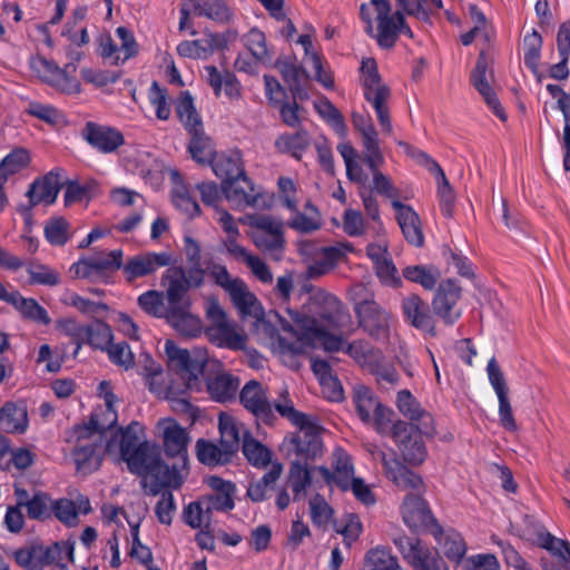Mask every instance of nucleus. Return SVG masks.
Instances as JSON below:
<instances>
[{
    "label": "nucleus",
    "mask_w": 570,
    "mask_h": 570,
    "mask_svg": "<svg viewBox=\"0 0 570 570\" xmlns=\"http://www.w3.org/2000/svg\"><path fill=\"white\" fill-rule=\"evenodd\" d=\"M375 109L379 124L383 131L391 135L393 127L390 118V110L386 106V101L390 98V90H383L375 92L372 96L364 97Z\"/></svg>",
    "instance_id": "61"
},
{
    "label": "nucleus",
    "mask_w": 570,
    "mask_h": 570,
    "mask_svg": "<svg viewBox=\"0 0 570 570\" xmlns=\"http://www.w3.org/2000/svg\"><path fill=\"white\" fill-rule=\"evenodd\" d=\"M311 367L315 375L320 379L321 384L325 385L326 383H332L334 385V389L328 397L332 401H341L343 399V389L338 381L332 376L330 364L324 360L312 357Z\"/></svg>",
    "instance_id": "62"
},
{
    "label": "nucleus",
    "mask_w": 570,
    "mask_h": 570,
    "mask_svg": "<svg viewBox=\"0 0 570 570\" xmlns=\"http://www.w3.org/2000/svg\"><path fill=\"white\" fill-rule=\"evenodd\" d=\"M14 495L30 520L43 522L52 518V498L47 492L35 491L30 495L28 490L14 484Z\"/></svg>",
    "instance_id": "22"
},
{
    "label": "nucleus",
    "mask_w": 570,
    "mask_h": 570,
    "mask_svg": "<svg viewBox=\"0 0 570 570\" xmlns=\"http://www.w3.org/2000/svg\"><path fill=\"white\" fill-rule=\"evenodd\" d=\"M116 401V396L114 393H107L105 395V409L100 412H95L91 414L90 420L82 425H90L92 420H95L96 424L91 429V434L100 435L101 441H104V433L117 423V412L114 409V402Z\"/></svg>",
    "instance_id": "41"
},
{
    "label": "nucleus",
    "mask_w": 570,
    "mask_h": 570,
    "mask_svg": "<svg viewBox=\"0 0 570 570\" xmlns=\"http://www.w3.org/2000/svg\"><path fill=\"white\" fill-rule=\"evenodd\" d=\"M376 458L382 462L387 479L397 488L411 490L414 492L413 494H422L425 491L421 475L409 470L397 459L387 458L383 451H379Z\"/></svg>",
    "instance_id": "19"
},
{
    "label": "nucleus",
    "mask_w": 570,
    "mask_h": 570,
    "mask_svg": "<svg viewBox=\"0 0 570 570\" xmlns=\"http://www.w3.org/2000/svg\"><path fill=\"white\" fill-rule=\"evenodd\" d=\"M275 66L281 72L283 80L287 85L293 99H308L309 95L305 88V83L308 81L309 77L304 68L291 61L281 59L276 61Z\"/></svg>",
    "instance_id": "28"
},
{
    "label": "nucleus",
    "mask_w": 570,
    "mask_h": 570,
    "mask_svg": "<svg viewBox=\"0 0 570 570\" xmlns=\"http://www.w3.org/2000/svg\"><path fill=\"white\" fill-rule=\"evenodd\" d=\"M81 137L101 154H112L125 144V137L120 130L94 121L86 122L81 129Z\"/></svg>",
    "instance_id": "18"
},
{
    "label": "nucleus",
    "mask_w": 570,
    "mask_h": 570,
    "mask_svg": "<svg viewBox=\"0 0 570 570\" xmlns=\"http://www.w3.org/2000/svg\"><path fill=\"white\" fill-rule=\"evenodd\" d=\"M313 470H316L313 465L291 461L287 482L293 491L294 500L298 501L305 498L306 490L312 484Z\"/></svg>",
    "instance_id": "38"
},
{
    "label": "nucleus",
    "mask_w": 570,
    "mask_h": 570,
    "mask_svg": "<svg viewBox=\"0 0 570 570\" xmlns=\"http://www.w3.org/2000/svg\"><path fill=\"white\" fill-rule=\"evenodd\" d=\"M489 78H491V73H488V59L484 51H481L471 72V83L483 97L493 114L504 121L507 119L505 111L493 91Z\"/></svg>",
    "instance_id": "21"
},
{
    "label": "nucleus",
    "mask_w": 570,
    "mask_h": 570,
    "mask_svg": "<svg viewBox=\"0 0 570 570\" xmlns=\"http://www.w3.org/2000/svg\"><path fill=\"white\" fill-rule=\"evenodd\" d=\"M283 395L289 399L288 392L284 391L279 397L272 403L266 389L259 382L252 380L240 390L239 401L258 423L273 425L277 420L274 413V410L276 411L275 403L283 400Z\"/></svg>",
    "instance_id": "9"
},
{
    "label": "nucleus",
    "mask_w": 570,
    "mask_h": 570,
    "mask_svg": "<svg viewBox=\"0 0 570 570\" xmlns=\"http://www.w3.org/2000/svg\"><path fill=\"white\" fill-rule=\"evenodd\" d=\"M275 409L282 417L287 419L299 430L293 434L287 444V456L291 461L313 465L323 456L324 445L315 424L308 415L295 410L293 401L283 395V400L275 403Z\"/></svg>",
    "instance_id": "1"
},
{
    "label": "nucleus",
    "mask_w": 570,
    "mask_h": 570,
    "mask_svg": "<svg viewBox=\"0 0 570 570\" xmlns=\"http://www.w3.org/2000/svg\"><path fill=\"white\" fill-rule=\"evenodd\" d=\"M96 422L92 420L90 425H77L68 432V442H75L72 458L78 471L91 473L96 471L102 461L105 452H111L115 440L111 439L104 444L100 435L91 434V429Z\"/></svg>",
    "instance_id": "4"
},
{
    "label": "nucleus",
    "mask_w": 570,
    "mask_h": 570,
    "mask_svg": "<svg viewBox=\"0 0 570 570\" xmlns=\"http://www.w3.org/2000/svg\"><path fill=\"white\" fill-rule=\"evenodd\" d=\"M9 304L31 321L43 325H48L51 321L48 312L35 298H26L18 291L11 292Z\"/></svg>",
    "instance_id": "44"
},
{
    "label": "nucleus",
    "mask_w": 570,
    "mask_h": 570,
    "mask_svg": "<svg viewBox=\"0 0 570 570\" xmlns=\"http://www.w3.org/2000/svg\"><path fill=\"white\" fill-rule=\"evenodd\" d=\"M542 37L537 30H532L523 39L524 65L541 81L542 75L539 71V62L541 58Z\"/></svg>",
    "instance_id": "49"
},
{
    "label": "nucleus",
    "mask_w": 570,
    "mask_h": 570,
    "mask_svg": "<svg viewBox=\"0 0 570 570\" xmlns=\"http://www.w3.org/2000/svg\"><path fill=\"white\" fill-rule=\"evenodd\" d=\"M242 451L247 461L258 469L266 468L272 462V451L248 431H244Z\"/></svg>",
    "instance_id": "42"
},
{
    "label": "nucleus",
    "mask_w": 570,
    "mask_h": 570,
    "mask_svg": "<svg viewBox=\"0 0 570 570\" xmlns=\"http://www.w3.org/2000/svg\"><path fill=\"white\" fill-rule=\"evenodd\" d=\"M365 560L374 570H403L397 558L384 548L371 549L366 553Z\"/></svg>",
    "instance_id": "63"
},
{
    "label": "nucleus",
    "mask_w": 570,
    "mask_h": 570,
    "mask_svg": "<svg viewBox=\"0 0 570 570\" xmlns=\"http://www.w3.org/2000/svg\"><path fill=\"white\" fill-rule=\"evenodd\" d=\"M391 204L406 242L415 247H422L424 235L419 214L410 205H405L399 199H394Z\"/></svg>",
    "instance_id": "25"
},
{
    "label": "nucleus",
    "mask_w": 570,
    "mask_h": 570,
    "mask_svg": "<svg viewBox=\"0 0 570 570\" xmlns=\"http://www.w3.org/2000/svg\"><path fill=\"white\" fill-rule=\"evenodd\" d=\"M238 385V379L227 373L217 374L206 382L207 391L212 399L222 403L235 397Z\"/></svg>",
    "instance_id": "39"
},
{
    "label": "nucleus",
    "mask_w": 570,
    "mask_h": 570,
    "mask_svg": "<svg viewBox=\"0 0 570 570\" xmlns=\"http://www.w3.org/2000/svg\"><path fill=\"white\" fill-rule=\"evenodd\" d=\"M45 237L52 246H63L70 238V225L63 217H52L45 226Z\"/></svg>",
    "instance_id": "57"
},
{
    "label": "nucleus",
    "mask_w": 570,
    "mask_h": 570,
    "mask_svg": "<svg viewBox=\"0 0 570 570\" xmlns=\"http://www.w3.org/2000/svg\"><path fill=\"white\" fill-rule=\"evenodd\" d=\"M432 534L442 548L444 556L449 560L460 563L466 552V544L462 535L452 529L443 531L439 524H435V529H432Z\"/></svg>",
    "instance_id": "32"
},
{
    "label": "nucleus",
    "mask_w": 570,
    "mask_h": 570,
    "mask_svg": "<svg viewBox=\"0 0 570 570\" xmlns=\"http://www.w3.org/2000/svg\"><path fill=\"white\" fill-rule=\"evenodd\" d=\"M164 293L155 289L147 291L139 295L138 305L139 307L148 313L149 315L156 317H168L169 314V305L165 306L164 304Z\"/></svg>",
    "instance_id": "59"
},
{
    "label": "nucleus",
    "mask_w": 570,
    "mask_h": 570,
    "mask_svg": "<svg viewBox=\"0 0 570 570\" xmlns=\"http://www.w3.org/2000/svg\"><path fill=\"white\" fill-rule=\"evenodd\" d=\"M401 311L407 324L422 332L424 336L436 337L435 318L430 309V305L417 294H410L403 297Z\"/></svg>",
    "instance_id": "13"
},
{
    "label": "nucleus",
    "mask_w": 570,
    "mask_h": 570,
    "mask_svg": "<svg viewBox=\"0 0 570 570\" xmlns=\"http://www.w3.org/2000/svg\"><path fill=\"white\" fill-rule=\"evenodd\" d=\"M391 11L392 8L376 11L377 31H374L373 38L383 49L393 48L399 38L396 11L394 13H391Z\"/></svg>",
    "instance_id": "33"
},
{
    "label": "nucleus",
    "mask_w": 570,
    "mask_h": 570,
    "mask_svg": "<svg viewBox=\"0 0 570 570\" xmlns=\"http://www.w3.org/2000/svg\"><path fill=\"white\" fill-rule=\"evenodd\" d=\"M403 277L420 284L424 289H433L440 278V272L432 265L407 266L402 272Z\"/></svg>",
    "instance_id": "52"
},
{
    "label": "nucleus",
    "mask_w": 570,
    "mask_h": 570,
    "mask_svg": "<svg viewBox=\"0 0 570 570\" xmlns=\"http://www.w3.org/2000/svg\"><path fill=\"white\" fill-rule=\"evenodd\" d=\"M37 562L41 566L57 564L59 570H68L63 560H75V542L70 540L57 541L48 547H39Z\"/></svg>",
    "instance_id": "31"
},
{
    "label": "nucleus",
    "mask_w": 570,
    "mask_h": 570,
    "mask_svg": "<svg viewBox=\"0 0 570 570\" xmlns=\"http://www.w3.org/2000/svg\"><path fill=\"white\" fill-rule=\"evenodd\" d=\"M309 146V136L306 130H299L294 134L281 135L275 140V148L282 154H289L296 159H301L302 153Z\"/></svg>",
    "instance_id": "47"
},
{
    "label": "nucleus",
    "mask_w": 570,
    "mask_h": 570,
    "mask_svg": "<svg viewBox=\"0 0 570 570\" xmlns=\"http://www.w3.org/2000/svg\"><path fill=\"white\" fill-rule=\"evenodd\" d=\"M204 277L207 275L210 279L225 292H227L239 277H233L227 267L214 259H206L204 262Z\"/></svg>",
    "instance_id": "60"
},
{
    "label": "nucleus",
    "mask_w": 570,
    "mask_h": 570,
    "mask_svg": "<svg viewBox=\"0 0 570 570\" xmlns=\"http://www.w3.org/2000/svg\"><path fill=\"white\" fill-rule=\"evenodd\" d=\"M396 406L404 416L412 421L411 423L426 425L433 422L431 414L421 407L409 390H402L397 393Z\"/></svg>",
    "instance_id": "40"
},
{
    "label": "nucleus",
    "mask_w": 570,
    "mask_h": 570,
    "mask_svg": "<svg viewBox=\"0 0 570 570\" xmlns=\"http://www.w3.org/2000/svg\"><path fill=\"white\" fill-rule=\"evenodd\" d=\"M350 297L358 326L376 340L386 337L390 332V313L380 305L365 285L358 283L350 288Z\"/></svg>",
    "instance_id": "3"
},
{
    "label": "nucleus",
    "mask_w": 570,
    "mask_h": 570,
    "mask_svg": "<svg viewBox=\"0 0 570 570\" xmlns=\"http://www.w3.org/2000/svg\"><path fill=\"white\" fill-rule=\"evenodd\" d=\"M165 351L169 368L185 382L186 390L199 391L207 355L200 351L190 352L186 348H179L169 340L165 343Z\"/></svg>",
    "instance_id": "5"
},
{
    "label": "nucleus",
    "mask_w": 570,
    "mask_h": 570,
    "mask_svg": "<svg viewBox=\"0 0 570 570\" xmlns=\"http://www.w3.org/2000/svg\"><path fill=\"white\" fill-rule=\"evenodd\" d=\"M189 473L188 465L175 461L171 465L165 463L159 455L158 462L148 471L150 483L148 494L157 495L165 489H179Z\"/></svg>",
    "instance_id": "12"
},
{
    "label": "nucleus",
    "mask_w": 570,
    "mask_h": 570,
    "mask_svg": "<svg viewBox=\"0 0 570 570\" xmlns=\"http://www.w3.org/2000/svg\"><path fill=\"white\" fill-rule=\"evenodd\" d=\"M432 424L419 425L402 420L394 422L392 438L395 441L405 462L420 465L424 462L428 451L422 435H432Z\"/></svg>",
    "instance_id": "6"
},
{
    "label": "nucleus",
    "mask_w": 570,
    "mask_h": 570,
    "mask_svg": "<svg viewBox=\"0 0 570 570\" xmlns=\"http://www.w3.org/2000/svg\"><path fill=\"white\" fill-rule=\"evenodd\" d=\"M62 187L61 176L59 171L51 170L41 178L33 180L27 190V205H20L18 212L22 215L27 225H31L32 208L43 204L52 205Z\"/></svg>",
    "instance_id": "11"
},
{
    "label": "nucleus",
    "mask_w": 570,
    "mask_h": 570,
    "mask_svg": "<svg viewBox=\"0 0 570 570\" xmlns=\"http://www.w3.org/2000/svg\"><path fill=\"white\" fill-rule=\"evenodd\" d=\"M361 73L364 97L372 96L373 94L381 92L383 90H390L387 86L382 83V79L377 70V63L373 58L362 60Z\"/></svg>",
    "instance_id": "53"
},
{
    "label": "nucleus",
    "mask_w": 570,
    "mask_h": 570,
    "mask_svg": "<svg viewBox=\"0 0 570 570\" xmlns=\"http://www.w3.org/2000/svg\"><path fill=\"white\" fill-rule=\"evenodd\" d=\"M28 426L27 409L23 404L8 402L0 409V430L23 433Z\"/></svg>",
    "instance_id": "35"
},
{
    "label": "nucleus",
    "mask_w": 570,
    "mask_h": 570,
    "mask_svg": "<svg viewBox=\"0 0 570 570\" xmlns=\"http://www.w3.org/2000/svg\"><path fill=\"white\" fill-rule=\"evenodd\" d=\"M243 45L248 49L250 55L263 65L272 61V53L267 47L266 36L258 28H252L242 37Z\"/></svg>",
    "instance_id": "48"
},
{
    "label": "nucleus",
    "mask_w": 570,
    "mask_h": 570,
    "mask_svg": "<svg viewBox=\"0 0 570 570\" xmlns=\"http://www.w3.org/2000/svg\"><path fill=\"white\" fill-rule=\"evenodd\" d=\"M161 284L166 287L164 295L169 308L189 306L188 291L202 287L204 277L196 276L181 266H171L163 274Z\"/></svg>",
    "instance_id": "10"
},
{
    "label": "nucleus",
    "mask_w": 570,
    "mask_h": 570,
    "mask_svg": "<svg viewBox=\"0 0 570 570\" xmlns=\"http://www.w3.org/2000/svg\"><path fill=\"white\" fill-rule=\"evenodd\" d=\"M393 542L413 570H450L439 552L420 539L400 535L394 538Z\"/></svg>",
    "instance_id": "8"
},
{
    "label": "nucleus",
    "mask_w": 570,
    "mask_h": 570,
    "mask_svg": "<svg viewBox=\"0 0 570 570\" xmlns=\"http://www.w3.org/2000/svg\"><path fill=\"white\" fill-rule=\"evenodd\" d=\"M283 472L281 463H273L271 470L258 481L252 482L247 489V497L253 502H262L268 498V490L279 479Z\"/></svg>",
    "instance_id": "50"
},
{
    "label": "nucleus",
    "mask_w": 570,
    "mask_h": 570,
    "mask_svg": "<svg viewBox=\"0 0 570 570\" xmlns=\"http://www.w3.org/2000/svg\"><path fill=\"white\" fill-rule=\"evenodd\" d=\"M294 321L298 326L299 334L293 341L283 336L278 337V348L283 357L293 358L306 354L309 348L316 346H322L328 352H344L346 342L343 337L330 334L317 320L295 313Z\"/></svg>",
    "instance_id": "2"
},
{
    "label": "nucleus",
    "mask_w": 570,
    "mask_h": 570,
    "mask_svg": "<svg viewBox=\"0 0 570 570\" xmlns=\"http://www.w3.org/2000/svg\"><path fill=\"white\" fill-rule=\"evenodd\" d=\"M222 191L234 208L245 209L258 206L259 191L246 173L233 180H223Z\"/></svg>",
    "instance_id": "20"
},
{
    "label": "nucleus",
    "mask_w": 570,
    "mask_h": 570,
    "mask_svg": "<svg viewBox=\"0 0 570 570\" xmlns=\"http://www.w3.org/2000/svg\"><path fill=\"white\" fill-rule=\"evenodd\" d=\"M332 458L333 472L325 465L317 466L316 470L320 472L326 484H335L342 491H347L348 483L354 479V466L352 460L342 449H335Z\"/></svg>",
    "instance_id": "24"
},
{
    "label": "nucleus",
    "mask_w": 570,
    "mask_h": 570,
    "mask_svg": "<svg viewBox=\"0 0 570 570\" xmlns=\"http://www.w3.org/2000/svg\"><path fill=\"white\" fill-rule=\"evenodd\" d=\"M173 262V256L168 252H146L129 257L126 263H122L121 271L127 283L153 275L161 267L169 266Z\"/></svg>",
    "instance_id": "14"
},
{
    "label": "nucleus",
    "mask_w": 570,
    "mask_h": 570,
    "mask_svg": "<svg viewBox=\"0 0 570 570\" xmlns=\"http://www.w3.org/2000/svg\"><path fill=\"white\" fill-rule=\"evenodd\" d=\"M402 514L404 522L413 530L429 525L435 529L438 524L422 494H407L402 504Z\"/></svg>",
    "instance_id": "27"
},
{
    "label": "nucleus",
    "mask_w": 570,
    "mask_h": 570,
    "mask_svg": "<svg viewBox=\"0 0 570 570\" xmlns=\"http://www.w3.org/2000/svg\"><path fill=\"white\" fill-rule=\"evenodd\" d=\"M226 293L242 316H252L257 320L263 316L264 311L261 303L242 278L236 281Z\"/></svg>",
    "instance_id": "30"
},
{
    "label": "nucleus",
    "mask_w": 570,
    "mask_h": 570,
    "mask_svg": "<svg viewBox=\"0 0 570 570\" xmlns=\"http://www.w3.org/2000/svg\"><path fill=\"white\" fill-rule=\"evenodd\" d=\"M144 429L141 424L137 421H132L125 429L119 428L115 433V439L119 435V452L120 456L128 455L130 452L135 450V448L141 443L140 434H142Z\"/></svg>",
    "instance_id": "58"
},
{
    "label": "nucleus",
    "mask_w": 570,
    "mask_h": 570,
    "mask_svg": "<svg viewBox=\"0 0 570 570\" xmlns=\"http://www.w3.org/2000/svg\"><path fill=\"white\" fill-rule=\"evenodd\" d=\"M112 331L110 326L101 321H94L87 325L83 344H88L94 348L107 351L111 345Z\"/></svg>",
    "instance_id": "54"
},
{
    "label": "nucleus",
    "mask_w": 570,
    "mask_h": 570,
    "mask_svg": "<svg viewBox=\"0 0 570 570\" xmlns=\"http://www.w3.org/2000/svg\"><path fill=\"white\" fill-rule=\"evenodd\" d=\"M214 174L223 180H233L246 173L243 155L238 149L216 154L209 164Z\"/></svg>",
    "instance_id": "29"
},
{
    "label": "nucleus",
    "mask_w": 570,
    "mask_h": 570,
    "mask_svg": "<svg viewBox=\"0 0 570 570\" xmlns=\"http://www.w3.org/2000/svg\"><path fill=\"white\" fill-rule=\"evenodd\" d=\"M159 449L147 441L138 444L132 452L121 459L127 463L131 473L142 478L141 485L147 488L148 471L158 462Z\"/></svg>",
    "instance_id": "26"
},
{
    "label": "nucleus",
    "mask_w": 570,
    "mask_h": 570,
    "mask_svg": "<svg viewBox=\"0 0 570 570\" xmlns=\"http://www.w3.org/2000/svg\"><path fill=\"white\" fill-rule=\"evenodd\" d=\"M194 12L196 16L206 17L216 22H228L233 12L226 4L225 0H202L194 4Z\"/></svg>",
    "instance_id": "51"
},
{
    "label": "nucleus",
    "mask_w": 570,
    "mask_h": 570,
    "mask_svg": "<svg viewBox=\"0 0 570 570\" xmlns=\"http://www.w3.org/2000/svg\"><path fill=\"white\" fill-rule=\"evenodd\" d=\"M460 298L461 286L456 281L442 282L432 302L434 314L441 317L446 325H453L462 314L458 306Z\"/></svg>",
    "instance_id": "17"
},
{
    "label": "nucleus",
    "mask_w": 570,
    "mask_h": 570,
    "mask_svg": "<svg viewBox=\"0 0 570 570\" xmlns=\"http://www.w3.org/2000/svg\"><path fill=\"white\" fill-rule=\"evenodd\" d=\"M537 543L539 547L559 557L562 561H570V543L566 540L556 538L543 527H539L537 530Z\"/></svg>",
    "instance_id": "55"
},
{
    "label": "nucleus",
    "mask_w": 570,
    "mask_h": 570,
    "mask_svg": "<svg viewBox=\"0 0 570 570\" xmlns=\"http://www.w3.org/2000/svg\"><path fill=\"white\" fill-rule=\"evenodd\" d=\"M245 431L243 425H240L237 421H235L232 416L220 414L219 416V433H220V444L224 445L232 454L235 453L239 449L240 439L243 440V435L240 432Z\"/></svg>",
    "instance_id": "46"
},
{
    "label": "nucleus",
    "mask_w": 570,
    "mask_h": 570,
    "mask_svg": "<svg viewBox=\"0 0 570 570\" xmlns=\"http://www.w3.org/2000/svg\"><path fill=\"white\" fill-rule=\"evenodd\" d=\"M207 338L218 347L242 350L245 346V338L238 334L233 325L207 326L205 330Z\"/></svg>",
    "instance_id": "43"
},
{
    "label": "nucleus",
    "mask_w": 570,
    "mask_h": 570,
    "mask_svg": "<svg viewBox=\"0 0 570 570\" xmlns=\"http://www.w3.org/2000/svg\"><path fill=\"white\" fill-rule=\"evenodd\" d=\"M195 448L198 461L207 466L225 465L234 456L224 445L205 439H198Z\"/></svg>",
    "instance_id": "36"
},
{
    "label": "nucleus",
    "mask_w": 570,
    "mask_h": 570,
    "mask_svg": "<svg viewBox=\"0 0 570 570\" xmlns=\"http://www.w3.org/2000/svg\"><path fill=\"white\" fill-rule=\"evenodd\" d=\"M353 252V246L348 243H338L334 246L322 247L317 258L311 263L306 269V277L315 279L328 274L336 265L345 259L347 253Z\"/></svg>",
    "instance_id": "23"
},
{
    "label": "nucleus",
    "mask_w": 570,
    "mask_h": 570,
    "mask_svg": "<svg viewBox=\"0 0 570 570\" xmlns=\"http://www.w3.org/2000/svg\"><path fill=\"white\" fill-rule=\"evenodd\" d=\"M188 135L190 136L188 151L191 158L198 164L209 165L216 156V153L210 137H208L205 132V128L202 127L199 129L189 131Z\"/></svg>",
    "instance_id": "37"
},
{
    "label": "nucleus",
    "mask_w": 570,
    "mask_h": 570,
    "mask_svg": "<svg viewBox=\"0 0 570 570\" xmlns=\"http://www.w3.org/2000/svg\"><path fill=\"white\" fill-rule=\"evenodd\" d=\"M52 517L67 527H75L79 522L76 503L66 498L52 499Z\"/></svg>",
    "instance_id": "64"
},
{
    "label": "nucleus",
    "mask_w": 570,
    "mask_h": 570,
    "mask_svg": "<svg viewBox=\"0 0 570 570\" xmlns=\"http://www.w3.org/2000/svg\"><path fill=\"white\" fill-rule=\"evenodd\" d=\"M487 373L489 382L498 396L500 424L505 430L514 432L518 430V424L509 400V387L495 357L489 360Z\"/></svg>",
    "instance_id": "15"
},
{
    "label": "nucleus",
    "mask_w": 570,
    "mask_h": 570,
    "mask_svg": "<svg viewBox=\"0 0 570 570\" xmlns=\"http://www.w3.org/2000/svg\"><path fill=\"white\" fill-rule=\"evenodd\" d=\"M175 112L187 132L204 127L202 116L196 109L191 94L181 91L175 101Z\"/></svg>",
    "instance_id": "34"
},
{
    "label": "nucleus",
    "mask_w": 570,
    "mask_h": 570,
    "mask_svg": "<svg viewBox=\"0 0 570 570\" xmlns=\"http://www.w3.org/2000/svg\"><path fill=\"white\" fill-rule=\"evenodd\" d=\"M189 306L169 308L168 323L185 336H196L200 332L199 320L188 312Z\"/></svg>",
    "instance_id": "45"
},
{
    "label": "nucleus",
    "mask_w": 570,
    "mask_h": 570,
    "mask_svg": "<svg viewBox=\"0 0 570 570\" xmlns=\"http://www.w3.org/2000/svg\"><path fill=\"white\" fill-rule=\"evenodd\" d=\"M30 285L56 286L60 283V274L39 262H30L27 266Z\"/></svg>",
    "instance_id": "56"
},
{
    "label": "nucleus",
    "mask_w": 570,
    "mask_h": 570,
    "mask_svg": "<svg viewBox=\"0 0 570 570\" xmlns=\"http://www.w3.org/2000/svg\"><path fill=\"white\" fill-rule=\"evenodd\" d=\"M161 429L164 452L167 458L188 465L189 433L173 419H164L158 423Z\"/></svg>",
    "instance_id": "16"
},
{
    "label": "nucleus",
    "mask_w": 570,
    "mask_h": 570,
    "mask_svg": "<svg viewBox=\"0 0 570 570\" xmlns=\"http://www.w3.org/2000/svg\"><path fill=\"white\" fill-rule=\"evenodd\" d=\"M352 402L360 420L365 424H372L379 433H383L391 423L393 411L384 406L368 386L353 385Z\"/></svg>",
    "instance_id": "7"
}]
</instances>
